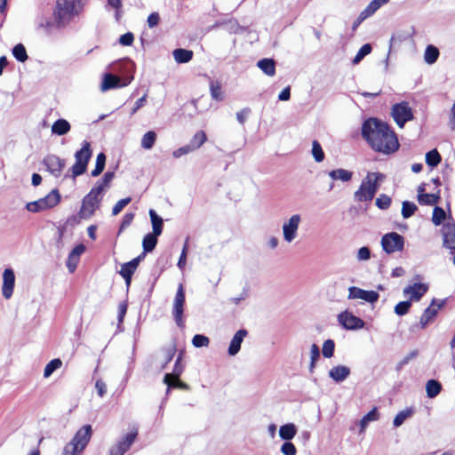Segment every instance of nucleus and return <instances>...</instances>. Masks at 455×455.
Returning <instances> with one entry per match:
<instances>
[{
    "label": "nucleus",
    "mask_w": 455,
    "mask_h": 455,
    "mask_svg": "<svg viewBox=\"0 0 455 455\" xmlns=\"http://www.w3.org/2000/svg\"><path fill=\"white\" fill-rule=\"evenodd\" d=\"M247 334L248 331L245 329H241L235 332L228 347V352L229 355L234 356L238 354L241 348V344Z\"/></svg>",
    "instance_id": "412c9836"
},
{
    "label": "nucleus",
    "mask_w": 455,
    "mask_h": 455,
    "mask_svg": "<svg viewBox=\"0 0 455 455\" xmlns=\"http://www.w3.org/2000/svg\"><path fill=\"white\" fill-rule=\"evenodd\" d=\"M334 348H335V343L332 339L325 340L323 342V349H322L323 355L326 358L332 357L333 353H334Z\"/></svg>",
    "instance_id": "5fc2aeb1"
},
{
    "label": "nucleus",
    "mask_w": 455,
    "mask_h": 455,
    "mask_svg": "<svg viewBox=\"0 0 455 455\" xmlns=\"http://www.w3.org/2000/svg\"><path fill=\"white\" fill-rule=\"evenodd\" d=\"M439 50L437 47L429 44L427 46L424 52V60L426 63L432 65L436 62L439 57Z\"/></svg>",
    "instance_id": "72a5a7b5"
},
{
    "label": "nucleus",
    "mask_w": 455,
    "mask_h": 455,
    "mask_svg": "<svg viewBox=\"0 0 455 455\" xmlns=\"http://www.w3.org/2000/svg\"><path fill=\"white\" fill-rule=\"evenodd\" d=\"M257 66L268 76L275 74V63L273 59H262L258 61Z\"/></svg>",
    "instance_id": "cd10ccee"
},
{
    "label": "nucleus",
    "mask_w": 455,
    "mask_h": 455,
    "mask_svg": "<svg viewBox=\"0 0 455 455\" xmlns=\"http://www.w3.org/2000/svg\"><path fill=\"white\" fill-rule=\"evenodd\" d=\"M92 151L91 149L90 142L84 140L82 143V148L75 153L76 162L72 165L71 176L75 179L84 174L87 170L88 163L92 157Z\"/></svg>",
    "instance_id": "39448f33"
},
{
    "label": "nucleus",
    "mask_w": 455,
    "mask_h": 455,
    "mask_svg": "<svg viewBox=\"0 0 455 455\" xmlns=\"http://www.w3.org/2000/svg\"><path fill=\"white\" fill-rule=\"evenodd\" d=\"M362 135L371 148L383 154H391L399 148L395 133L387 124L377 118H369L362 125Z\"/></svg>",
    "instance_id": "f257e3e1"
},
{
    "label": "nucleus",
    "mask_w": 455,
    "mask_h": 455,
    "mask_svg": "<svg viewBox=\"0 0 455 455\" xmlns=\"http://www.w3.org/2000/svg\"><path fill=\"white\" fill-rule=\"evenodd\" d=\"M115 178V172H107L102 179L99 180L96 184L94 185L95 188H99L98 190L102 192L103 194L106 193V191L110 188V184Z\"/></svg>",
    "instance_id": "a878e982"
},
{
    "label": "nucleus",
    "mask_w": 455,
    "mask_h": 455,
    "mask_svg": "<svg viewBox=\"0 0 455 455\" xmlns=\"http://www.w3.org/2000/svg\"><path fill=\"white\" fill-rule=\"evenodd\" d=\"M44 211L56 206L60 202V195L58 189H52L44 197L39 199Z\"/></svg>",
    "instance_id": "5701e85b"
},
{
    "label": "nucleus",
    "mask_w": 455,
    "mask_h": 455,
    "mask_svg": "<svg viewBox=\"0 0 455 455\" xmlns=\"http://www.w3.org/2000/svg\"><path fill=\"white\" fill-rule=\"evenodd\" d=\"M132 79V77L126 83L121 84V78L119 76L112 74H105L100 85V90L102 92H106L110 89L126 86Z\"/></svg>",
    "instance_id": "6ab92c4d"
},
{
    "label": "nucleus",
    "mask_w": 455,
    "mask_h": 455,
    "mask_svg": "<svg viewBox=\"0 0 455 455\" xmlns=\"http://www.w3.org/2000/svg\"><path fill=\"white\" fill-rule=\"evenodd\" d=\"M105 164L106 156L104 153L101 152L97 155L95 168L94 170L92 171L91 175L92 177H98L104 171Z\"/></svg>",
    "instance_id": "a19ab883"
},
{
    "label": "nucleus",
    "mask_w": 455,
    "mask_h": 455,
    "mask_svg": "<svg viewBox=\"0 0 455 455\" xmlns=\"http://www.w3.org/2000/svg\"><path fill=\"white\" fill-rule=\"evenodd\" d=\"M137 435V428L125 435L120 441L111 447L109 451L110 455H124L134 443Z\"/></svg>",
    "instance_id": "9b49d317"
},
{
    "label": "nucleus",
    "mask_w": 455,
    "mask_h": 455,
    "mask_svg": "<svg viewBox=\"0 0 455 455\" xmlns=\"http://www.w3.org/2000/svg\"><path fill=\"white\" fill-rule=\"evenodd\" d=\"M312 155L317 163H321L324 159L323 150L317 140L312 142Z\"/></svg>",
    "instance_id": "09e8293b"
},
{
    "label": "nucleus",
    "mask_w": 455,
    "mask_h": 455,
    "mask_svg": "<svg viewBox=\"0 0 455 455\" xmlns=\"http://www.w3.org/2000/svg\"><path fill=\"white\" fill-rule=\"evenodd\" d=\"M70 129V124L66 119H58L52 125V132L59 136L67 134Z\"/></svg>",
    "instance_id": "bb28decb"
},
{
    "label": "nucleus",
    "mask_w": 455,
    "mask_h": 455,
    "mask_svg": "<svg viewBox=\"0 0 455 455\" xmlns=\"http://www.w3.org/2000/svg\"><path fill=\"white\" fill-rule=\"evenodd\" d=\"M149 217L152 223L153 234L160 235L163 232V219L157 215L155 210H149Z\"/></svg>",
    "instance_id": "473e14b6"
},
{
    "label": "nucleus",
    "mask_w": 455,
    "mask_h": 455,
    "mask_svg": "<svg viewBox=\"0 0 455 455\" xmlns=\"http://www.w3.org/2000/svg\"><path fill=\"white\" fill-rule=\"evenodd\" d=\"M441 160L442 157L436 149H432L426 154V163L430 167H436Z\"/></svg>",
    "instance_id": "37998d69"
},
{
    "label": "nucleus",
    "mask_w": 455,
    "mask_h": 455,
    "mask_svg": "<svg viewBox=\"0 0 455 455\" xmlns=\"http://www.w3.org/2000/svg\"><path fill=\"white\" fill-rule=\"evenodd\" d=\"M156 138H157V135H156V132L149 131V132H146L141 138V142H140L141 148L146 150L151 149L156 141Z\"/></svg>",
    "instance_id": "c9c22d12"
},
{
    "label": "nucleus",
    "mask_w": 455,
    "mask_h": 455,
    "mask_svg": "<svg viewBox=\"0 0 455 455\" xmlns=\"http://www.w3.org/2000/svg\"><path fill=\"white\" fill-rule=\"evenodd\" d=\"M415 410L412 407L406 408L399 411L394 419L393 424L395 427H398L403 424V422L412 417Z\"/></svg>",
    "instance_id": "2f4dec72"
},
{
    "label": "nucleus",
    "mask_w": 455,
    "mask_h": 455,
    "mask_svg": "<svg viewBox=\"0 0 455 455\" xmlns=\"http://www.w3.org/2000/svg\"><path fill=\"white\" fill-rule=\"evenodd\" d=\"M443 245L449 249L451 253L455 251V224L447 222L443 226Z\"/></svg>",
    "instance_id": "a211bd4d"
},
{
    "label": "nucleus",
    "mask_w": 455,
    "mask_h": 455,
    "mask_svg": "<svg viewBox=\"0 0 455 455\" xmlns=\"http://www.w3.org/2000/svg\"><path fill=\"white\" fill-rule=\"evenodd\" d=\"M442 391V385L435 379H429L426 383V392L428 398L436 397Z\"/></svg>",
    "instance_id": "7c9ffc66"
},
{
    "label": "nucleus",
    "mask_w": 455,
    "mask_h": 455,
    "mask_svg": "<svg viewBox=\"0 0 455 455\" xmlns=\"http://www.w3.org/2000/svg\"><path fill=\"white\" fill-rule=\"evenodd\" d=\"M185 290L182 283H180L173 299L172 314L174 319V322L180 328H183L185 326L184 322V307H185Z\"/></svg>",
    "instance_id": "423d86ee"
},
{
    "label": "nucleus",
    "mask_w": 455,
    "mask_h": 455,
    "mask_svg": "<svg viewBox=\"0 0 455 455\" xmlns=\"http://www.w3.org/2000/svg\"><path fill=\"white\" fill-rule=\"evenodd\" d=\"M371 46L369 44H363L359 51L357 52L356 55L353 59L352 62L353 64L356 65L358 64L366 55L371 53Z\"/></svg>",
    "instance_id": "3c124183"
},
{
    "label": "nucleus",
    "mask_w": 455,
    "mask_h": 455,
    "mask_svg": "<svg viewBox=\"0 0 455 455\" xmlns=\"http://www.w3.org/2000/svg\"><path fill=\"white\" fill-rule=\"evenodd\" d=\"M132 201V198L131 197H126V198H123L121 200H119L113 207L112 209V214L113 215H117L118 213H120L122 212V210L131 203Z\"/></svg>",
    "instance_id": "052dcab7"
},
{
    "label": "nucleus",
    "mask_w": 455,
    "mask_h": 455,
    "mask_svg": "<svg viewBox=\"0 0 455 455\" xmlns=\"http://www.w3.org/2000/svg\"><path fill=\"white\" fill-rule=\"evenodd\" d=\"M166 385H167L166 395H168L170 393L171 388H173V387L184 389V390L189 389V386L187 383L180 381V378L178 379L170 380L168 382V384H166Z\"/></svg>",
    "instance_id": "13d9d810"
},
{
    "label": "nucleus",
    "mask_w": 455,
    "mask_h": 455,
    "mask_svg": "<svg viewBox=\"0 0 455 455\" xmlns=\"http://www.w3.org/2000/svg\"><path fill=\"white\" fill-rule=\"evenodd\" d=\"M26 209L30 212H40L44 211L39 199L34 202L28 203L26 204Z\"/></svg>",
    "instance_id": "0e129e2a"
},
{
    "label": "nucleus",
    "mask_w": 455,
    "mask_h": 455,
    "mask_svg": "<svg viewBox=\"0 0 455 455\" xmlns=\"http://www.w3.org/2000/svg\"><path fill=\"white\" fill-rule=\"evenodd\" d=\"M81 451L74 446V443H68L62 451L61 455H77Z\"/></svg>",
    "instance_id": "774afa93"
},
{
    "label": "nucleus",
    "mask_w": 455,
    "mask_h": 455,
    "mask_svg": "<svg viewBox=\"0 0 455 455\" xmlns=\"http://www.w3.org/2000/svg\"><path fill=\"white\" fill-rule=\"evenodd\" d=\"M15 285V275L12 268H5L3 273L2 293L4 299H9L12 296Z\"/></svg>",
    "instance_id": "f3484780"
},
{
    "label": "nucleus",
    "mask_w": 455,
    "mask_h": 455,
    "mask_svg": "<svg viewBox=\"0 0 455 455\" xmlns=\"http://www.w3.org/2000/svg\"><path fill=\"white\" fill-rule=\"evenodd\" d=\"M43 164L46 167L47 171L55 178H59L61 175L62 171L66 166V161L55 155L46 156L43 160Z\"/></svg>",
    "instance_id": "f8f14e48"
},
{
    "label": "nucleus",
    "mask_w": 455,
    "mask_h": 455,
    "mask_svg": "<svg viewBox=\"0 0 455 455\" xmlns=\"http://www.w3.org/2000/svg\"><path fill=\"white\" fill-rule=\"evenodd\" d=\"M404 246V238L396 232H390L384 235L381 238V247L387 254L403 251Z\"/></svg>",
    "instance_id": "1a4fd4ad"
},
{
    "label": "nucleus",
    "mask_w": 455,
    "mask_h": 455,
    "mask_svg": "<svg viewBox=\"0 0 455 455\" xmlns=\"http://www.w3.org/2000/svg\"><path fill=\"white\" fill-rule=\"evenodd\" d=\"M185 370V364L183 363L175 362L172 371L166 373L164 377V383L168 384L170 380L178 379Z\"/></svg>",
    "instance_id": "c756f323"
},
{
    "label": "nucleus",
    "mask_w": 455,
    "mask_h": 455,
    "mask_svg": "<svg viewBox=\"0 0 455 455\" xmlns=\"http://www.w3.org/2000/svg\"><path fill=\"white\" fill-rule=\"evenodd\" d=\"M87 0H57L53 12L55 22L58 27H64L70 20L79 15Z\"/></svg>",
    "instance_id": "f03ea898"
},
{
    "label": "nucleus",
    "mask_w": 455,
    "mask_h": 455,
    "mask_svg": "<svg viewBox=\"0 0 455 455\" xmlns=\"http://www.w3.org/2000/svg\"><path fill=\"white\" fill-rule=\"evenodd\" d=\"M429 285L425 283L415 282L403 288V296L410 301H419L427 292Z\"/></svg>",
    "instance_id": "9d476101"
},
{
    "label": "nucleus",
    "mask_w": 455,
    "mask_h": 455,
    "mask_svg": "<svg viewBox=\"0 0 455 455\" xmlns=\"http://www.w3.org/2000/svg\"><path fill=\"white\" fill-rule=\"evenodd\" d=\"M134 40V36L132 32H127L124 35H122L119 38V43L122 45L129 46L132 45Z\"/></svg>",
    "instance_id": "69168bd1"
},
{
    "label": "nucleus",
    "mask_w": 455,
    "mask_h": 455,
    "mask_svg": "<svg viewBox=\"0 0 455 455\" xmlns=\"http://www.w3.org/2000/svg\"><path fill=\"white\" fill-rule=\"evenodd\" d=\"M157 235L153 233L147 234L142 241V247L145 252L152 251L157 243Z\"/></svg>",
    "instance_id": "e433bc0d"
},
{
    "label": "nucleus",
    "mask_w": 455,
    "mask_h": 455,
    "mask_svg": "<svg viewBox=\"0 0 455 455\" xmlns=\"http://www.w3.org/2000/svg\"><path fill=\"white\" fill-rule=\"evenodd\" d=\"M411 307V301H410L409 299L401 301L395 305V313L397 315H404L409 312Z\"/></svg>",
    "instance_id": "864d4df0"
},
{
    "label": "nucleus",
    "mask_w": 455,
    "mask_h": 455,
    "mask_svg": "<svg viewBox=\"0 0 455 455\" xmlns=\"http://www.w3.org/2000/svg\"><path fill=\"white\" fill-rule=\"evenodd\" d=\"M297 434V427L293 423L284 424L279 428V436L281 439L290 441Z\"/></svg>",
    "instance_id": "393cba45"
},
{
    "label": "nucleus",
    "mask_w": 455,
    "mask_h": 455,
    "mask_svg": "<svg viewBox=\"0 0 455 455\" xmlns=\"http://www.w3.org/2000/svg\"><path fill=\"white\" fill-rule=\"evenodd\" d=\"M176 347L174 345L166 347L163 348V357H164V363L161 366V369H165L167 364L173 359L175 354H176Z\"/></svg>",
    "instance_id": "79ce46f5"
},
{
    "label": "nucleus",
    "mask_w": 455,
    "mask_h": 455,
    "mask_svg": "<svg viewBox=\"0 0 455 455\" xmlns=\"http://www.w3.org/2000/svg\"><path fill=\"white\" fill-rule=\"evenodd\" d=\"M379 297V293L375 291H365L355 286L348 288V299H359L369 303H375L378 301Z\"/></svg>",
    "instance_id": "4468645a"
},
{
    "label": "nucleus",
    "mask_w": 455,
    "mask_h": 455,
    "mask_svg": "<svg viewBox=\"0 0 455 455\" xmlns=\"http://www.w3.org/2000/svg\"><path fill=\"white\" fill-rule=\"evenodd\" d=\"M370 258H371V251L368 247L363 246V247H361L357 251L356 259L359 261L368 260V259H370Z\"/></svg>",
    "instance_id": "e2e57ef3"
},
{
    "label": "nucleus",
    "mask_w": 455,
    "mask_h": 455,
    "mask_svg": "<svg viewBox=\"0 0 455 455\" xmlns=\"http://www.w3.org/2000/svg\"><path fill=\"white\" fill-rule=\"evenodd\" d=\"M98 189L99 188L93 187L82 199L81 208L77 213L79 219H91L94 212L100 207L104 194Z\"/></svg>",
    "instance_id": "20e7f679"
},
{
    "label": "nucleus",
    "mask_w": 455,
    "mask_h": 455,
    "mask_svg": "<svg viewBox=\"0 0 455 455\" xmlns=\"http://www.w3.org/2000/svg\"><path fill=\"white\" fill-rule=\"evenodd\" d=\"M302 222V217L299 213L292 214L285 220L282 225L283 240L287 243L293 242L298 236V231Z\"/></svg>",
    "instance_id": "6e6552de"
},
{
    "label": "nucleus",
    "mask_w": 455,
    "mask_h": 455,
    "mask_svg": "<svg viewBox=\"0 0 455 455\" xmlns=\"http://www.w3.org/2000/svg\"><path fill=\"white\" fill-rule=\"evenodd\" d=\"M391 116L400 128H403L407 122L414 118L412 109L407 101L393 105Z\"/></svg>",
    "instance_id": "0eeeda50"
},
{
    "label": "nucleus",
    "mask_w": 455,
    "mask_h": 455,
    "mask_svg": "<svg viewBox=\"0 0 455 455\" xmlns=\"http://www.w3.org/2000/svg\"><path fill=\"white\" fill-rule=\"evenodd\" d=\"M375 204L379 209L386 210L391 204V198L385 194H381L377 197Z\"/></svg>",
    "instance_id": "bf43d9fd"
},
{
    "label": "nucleus",
    "mask_w": 455,
    "mask_h": 455,
    "mask_svg": "<svg viewBox=\"0 0 455 455\" xmlns=\"http://www.w3.org/2000/svg\"><path fill=\"white\" fill-rule=\"evenodd\" d=\"M379 419V413L376 408H373L360 420V433H363L370 422L376 421Z\"/></svg>",
    "instance_id": "f704fd0d"
},
{
    "label": "nucleus",
    "mask_w": 455,
    "mask_h": 455,
    "mask_svg": "<svg viewBox=\"0 0 455 455\" xmlns=\"http://www.w3.org/2000/svg\"><path fill=\"white\" fill-rule=\"evenodd\" d=\"M350 369L345 365H337L329 371V377L337 383L343 382L349 375Z\"/></svg>",
    "instance_id": "4be33fe9"
},
{
    "label": "nucleus",
    "mask_w": 455,
    "mask_h": 455,
    "mask_svg": "<svg viewBox=\"0 0 455 455\" xmlns=\"http://www.w3.org/2000/svg\"><path fill=\"white\" fill-rule=\"evenodd\" d=\"M443 304V300L439 302H437L436 299H435L432 300L430 306L424 310L423 314L420 316L419 326L421 329H425L429 323L434 321V319L437 315L439 309L442 308Z\"/></svg>",
    "instance_id": "2eb2a0df"
},
{
    "label": "nucleus",
    "mask_w": 455,
    "mask_h": 455,
    "mask_svg": "<svg viewBox=\"0 0 455 455\" xmlns=\"http://www.w3.org/2000/svg\"><path fill=\"white\" fill-rule=\"evenodd\" d=\"M159 21H160V16H159V13L156 12L150 13L147 20L148 26L150 28L156 27L158 25Z\"/></svg>",
    "instance_id": "338daca9"
},
{
    "label": "nucleus",
    "mask_w": 455,
    "mask_h": 455,
    "mask_svg": "<svg viewBox=\"0 0 455 455\" xmlns=\"http://www.w3.org/2000/svg\"><path fill=\"white\" fill-rule=\"evenodd\" d=\"M206 134L203 131L197 132L193 138L190 140L188 145L191 147L193 151L198 149L205 141Z\"/></svg>",
    "instance_id": "58836bf2"
},
{
    "label": "nucleus",
    "mask_w": 455,
    "mask_h": 455,
    "mask_svg": "<svg viewBox=\"0 0 455 455\" xmlns=\"http://www.w3.org/2000/svg\"><path fill=\"white\" fill-rule=\"evenodd\" d=\"M36 25L37 29L48 30L52 26V22L48 16L41 13L36 17Z\"/></svg>",
    "instance_id": "49530a36"
},
{
    "label": "nucleus",
    "mask_w": 455,
    "mask_h": 455,
    "mask_svg": "<svg viewBox=\"0 0 455 455\" xmlns=\"http://www.w3.org/2000/svg\"><path fill=\"white\" fill-rule=\"evenodd\" d=\"M440 196L438 194H420L418 195V202L421 205H435L438 203Z\"/></svg>",
    "instance_id": "4c0bfd02"
},
{
    "label": "nucleus",
    "mask_w": 455,
    "mask_h": 455,
    "mask_svg": "<svg viewBox=\"0 0 455 455\" xmlns=\"http://www.w3.org/2000/svg\"><path fill=\"white\" fill-rule=\"evenodd\" d=\"M62 365V362L60 359L56 358L50 361L44 371V377L49 378L57 369L60 368Z\"/></svg>",
    "instance_id": "c03bdc74"
},
{
    "label": "nucleus",
    "mask_w": 455,
    "mask_h": 455,
    "mask_svg": "<svg viewBox=\"0 0 455 455\" xmlns=\"http://www.w3.org/2000/svg\"><path fill=\"white\" fill-rule=\"evenodd\" d=\"M280 451L283 455H296L297 453L295 445L289 441L282 444Z\"/></svg>",
    "instance_id": "680f3d73"
},
{
    "label": "nucleus",
    "mask_w": 455,
    "mask_h": 455,
    "mask_svg": "<svg viewBox=\"0 0 455 455\" xmlns=\"http://www.w3.org/2000/svg\"><path fill=\"white\" fill-rule=\"evenodd\" d=\"M320 356V350L316 344H313L311 346L310 349V364H309V371L310 372L314 371V369L315 367V363L318 360Z\"/></svg>",
    "instance_id": "603ef678"
},
{
    "label": "nucleus",
    "mask_w": 455,
    "mask_h": 455,
    "mask_svg": "<svg viewBox=\"0 0 455 455\" xmlns=\"http://www.w3.org/2000/svg\"><path fill=\"white\" fill-rule=\"evenodd\" d=\"M84 251L85 246L83 243H80L69 252L66 265L70 273H73L76 270L80 256L84 252Z\"/></svg>",
    "instance_id": "aec40b11"
},
{
    "label": "nucleus",
    "mask_w": 455,
    "mask_h": 455,
    "mask_svg": "<svg viewBox=\"0 0 455 455\" xmlns=\"http://www.w3.org/2000/svg\"><path fill=\"white\" fill-rule=\"evenodd\" d=\"M91 436L92 427L91 425H85L76 433L69 443H74V446L82 451L88 444Z\"/></svg>",
    "instance_id": "dca6fc26"
},
{
    "label": "nucleus",
    "mask_w": 455,
    "mask_h": 455,
    "mask_svg": "<svg viewBox=\"0 0 455 455\" xmlns=\"http://www.w3.org/2000/svg\"><path fill=\"white\" fill-rule=\"evenodd\" d=\"M137 269V267L131 260L129 262L124 263L121 266V269L119 271L120 275H132Z\"/></svg>",
    "instance_id": "6e6d98bb"
},
{
    "label": "nucleus",
    "mask_w": 455,
    "mask_h": 455,
    "mask_svg": "<svg viewBox=\"0 0 455 455\" xmlns=\"http://www.w3.org/2000/svg\"><path fill=\"white\" fill-rule=\"evenodd\" d=\"M417 209L414 203L404 201L402 204V215L404 219H408L415 213Z\"/></svg>",
    "instance_id": "de8ad7c7"
},
{
    "label": "nucleus",
    "mask_w": 455,
    "mask_h": 455,
    "mask_svg": "<svg viewBox=\"0 0 455 455\" xmlns=\"http://www.w3.org/2000/svg\"><path fill=\"white\" fill-rule=\"evenodd\" d=\"M383 175L379 172H369L362 180L359 188L355 192V200L357 202H371L379 189V181Z\"/></svg>",
    "instance_id": "7ed1b4c3"
},
{
    "label": "nucleus",
    "mask_w": 455,
    "mask_h": 455,
    "mask_svg": "<svg viewBox=\"0 0 455 455\" xmlns=\"http://www.w3.org/2000/svg\"><path fill=\"white\" fill-rule=\"evenodd\" d=\"M211 96L217 101L223 100V92L221 90V84L219 81H211L210 83Z\"/></svg>",
    "instance_id": "ea45409f"
},
{
    "label": "nucleus",
    "mask_w": 455,
    "mask_h": 455,
    "mask_svg": "<svg viewBox=\"0 0 455 455\" xmlns=\"http://www.w3.org/2000/svg\"><path fill=\"white\" fill-rule=\"evenodd\" d=\"M173 58L177 63H188L193 58V52L187 49H175L172 52Z\"/></svg>",
    "instance_id": "c85d7f7f"
},
{
    "label": "nucleus",
    "mask_w": 455,
    "mask_h": 455,
    "mask_svg": "<svg viewBox=\"0 0 455 455\" xmlns=\"http://www.w3.org/2000/svg\"><path fill=\"white\" fill-rule=\"evenodd\" d=\"M209 343V338L204 335L196 334L192 339V344L196 347H207Z\"/></svg>",
    "instance_id": "4d7b16f0"
},
{
    "label": "nucleus",
    "mask_w": 455,
    "mask_h": 455,
    "mask_svg": "<svg viewBox=\"0 0 455 455\" xmlns=\"http://www.w3.org/2000/svg\"><path fill=\"white\" fill-rule=\"evenodd\" d=\"M446 217L444 210L441 207L435 206L433 210L432 221L435 226H439Z\"/></svg>",
    "instance_id": "8fccbe9b"
},
{
    "label": "nucleus",
    "mask_w": 455,
    "mask_h": 455,
    "mask_svg": "<svg viewBox=\"0 0 455 455\" xmlns=\"http://www.w3.org/2000/svg\"><path fill=\"white\" fill-rule=\"evenodd\" d=\"M339 323L347 330H359L364 327V322L348 311L341 312L338 315Z\"/></svg>",
    "instance_id": "ddd939ff"
},
{
    "label": "nucleus",
    "mask_w": 455,
    "mask_h": 455,
    "mask_svg": "<svg viewBox=\"0 0 455 455\" xmlns=\"http://www.w3.org/2000/svg\"><path fill=\"white\" fill-rule=\"evenodd\" d=\"M328 176L331 178V180L334 182L337 180L342 181V182H348L351 180L353 177V172L339 168L335 170H331L328 172Z\"/></svg>",
    "instance_id": "b1692460"
},
{
    "label": "nucleus",
    "mask_w": 455,
    "mask_h": 455,
    "mask_svg": "<svg viewBox=\"0 0 455 455\" xmlns=\"http://www.w3.org/2000/svg\"><path fill=\"white\" fill-rule=\"evenodd\" d=\"M12 54L14 58L20 62H25L28 58L26 48L22 44H18L13 47Z\"/></svg>",
    "instance_id": "a18cd8bd"
}]
</instances>
